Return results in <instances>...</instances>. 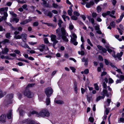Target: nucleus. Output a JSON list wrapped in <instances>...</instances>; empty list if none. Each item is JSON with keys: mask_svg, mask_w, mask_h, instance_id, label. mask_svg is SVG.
Wrapping results in <instances>:
<instances>
[{"mask_svg": "<svg viewBox=\"0 0 124 124\" xmlns=\"http://www.w3.org/2000/svg\"><path fill=\"white\" fill-rule=\"evenodd\" d=\"M116 70L117 72H120L121 74H122L123 73L121 71V70L120 69H118L117 67H116Z\"/></svg>", "mask_w": 124, "mask_h": 124, "instance_id": "nucleus-42", "label": "nucleus"}, {"mask_svg": "<svg viewBox=\"0 0 124 124\" xmlns=\"http://www.w3.org/2000/svg\"><path fill=\"white\" fill-rule=\"evenodd\" d=\"M95 89L96 90L98 91L99 90V87L97 84H94Z\"/></svg>", "mask_w": 124, "mask_h": 124, "instance_id": "nucleus-32", "label": "nucleus"}, {"mask_svg": "<svg viewBox=\"0 0 124 124\" xmlns=\"http://www.w3.org/2000/svg\"><path fill=\"white\" fill-rule=\"evenodd\" d=\"M63 23V21L61 19H59L58 21V25L59 27L58 28L61 29L62 26V24Z\"/></svg>", "mask_w": 124, "mask_h": 124, "instance_id": "nucleus-18", "label": "nucleus"}, {"mask_svg": "<svg viewBox=\"0 0 124 124\" xmlns=\"http://www.w3.org/2000/svg\"><path fill=\"white\" fill-rule=\"evenodd\" d=\"M23 123H25L26 124H36L34 121L31 120L29 119H25L23 120L22 121Z\"/></svg>", "mask_w": 124, "mask_h": 124, "instance_id": "nucleus-7", "label": "nucleus"}, {"mask_svg": "<svg viewBox=\"0 0 124 124\" xmlns=\"http://www.w3.org/2000/svg\"><path fill=\"white\" fill-rule=\"evenodd\" d=\"M45 103L47 106L50 105V98H49V97H47L46 99Z\"/></svg>", "mask_w": 124, "mask_h": 124, "instance_id": "nucleus-17", "label": "nucleus"}, {"mask_svg": "<svg viewBox=\"0 0 124 124\" xmlns=\"http://www.w3.org/2000/svg\"><path fill=\"white\" fill-rule=\"evenodd\" d=\"M62 17L64 21L65 22L66 21L65 19L66 18H67V19L69 20H70V18L68 16H66L65 15H63L62 16Z\"/></svg>", "mask_w": 124, "mask_h": 124, "instance_id": "nucleus-23", "label": "nucleus"}, {"mask_svg": "<svg viewBox=\"0 0 124 124\" xmlns=\"http://www.w3.org/2000/svg\"><path fill=\"white\" fill-rule=\"evenodd\" d=\"M24 94V95L28 98H31L33 96V93H31L29 90L26 88L25 90Z\"/></svg>", "mask_w": 124, "mask_h": 124, "instance_id": "nucleus-5", "label": "nucleus"}, {"mask_svg": "<svg viewBox=\"0 0 124 124\" xmlns=\"http://www.w3.org/2000/svg\"><path fill=\"white\" fill-rule=\"evenodd\" d=\"M44 14L46 16L49 17L51 18L53 16V14L51 11L46 10L44 11Z\"/></svg>", "mask_w": 124, "mask_h": 124, "instance_id": "nucleus-9", "label": "nucleus"}, {"mask_svg": "<svg viewBox=\"0 0 124 124\" xmlns=\"http://www.w3.org/2000/svg\"><path fill=\"white\" fill-rule=\"evenodd\" d=\"M14 38L16 39H20L21 38V35H15L14 36Z\"/></svg>", "mask_w": 124, "mask_h": 124, "instance_id": "nucleus-31", "label": "nucleus"}, {"mask_svg": "<svg viewBox=\"0 0 124 124\" xmlns=\"http://www.w3.org/2000/svg\"><path fill=\"white\" fill-rule=\"evenodd\" d=\"M107 50L108 52L109 53H110L112 52H113L114 54L115 53V52L114 51H112V50L110 48L108 49Z\"/></svg>", "mask_w": 124, "mask_h": 124, "instance_id": "nucleus-47", "label": "nucleus"}, {"mask_svg": "<svg viewBox=\"0 0 124 124\" xmlns=\"http://www.w3.org/2000/svg\"><path fill=\"white\" fill-rule=\"evenodd\" d=\"M31 21V20H30L29 19L26 20L25 21L21 22L20 23L22 24H24L30 22Z\"/></svg>", "mask_w": 124, "mask_h": 124, "instance_id": "nucleus-20", "label": "nucleus"}, {"mask_svg": "<svg viewBox=\"0 0 124 124\" xmlns=\"http://www.w3.org/2000/svg\"><path fill=\"white\" fill-rule=\"evenodd\" d=\"M14 52L16 53V54H19L20 53V51L18 50H15L14 51Z\"/></svg>", "mask_w": 124, "mask_h": 124, "instance_id": "nucleus-60", "label": "nucleus"}, {"mask_svg": "<svg viewBox=\"0 0 124 124\" xmlns=\"http://www.w3.org/2000/svg\"><path fill=\"white\" fill-rule=\"evenodd\" d=\"M110 26L113 28H115V24L114 21H112L110 23Z\"/></svg>", "mask_w": 124, "mask_h": 124, "instance_id": "nucleus-34", "label": "nucleus"}, {"mask_svg": "<svg viewBox=\"0 0 124 124\" xmlns=\"http://www.w3.org/2000/svg\"><path fill=\"white\" fill-rule=\"evenodd\" d=\"M70 69L72 70V72H75V70L76 69L73 67H70Z\"/></svg>", "mask_w": 124, "mask_h": 124, "instance_id": "nucleus-50", "label": "nucleus"}, {"mask_svg": "<svg viewBox=\"0 0 124 124\" xmlns=\"http://www.w3.org/2000/svg\"><path fill=\"white\" fill-rule=\"evenodd\" d=\"M45 92L47 97H50L52 94L53 90L51 87H48L45 89Z\"/></svg>", "mask_w": 124, "mask_h": 124, "instance_id": "nucleus-4", "label": "nucleus"}, {"mask_svg": "<svg viewBox=\"0 0 124 124\" xmlns=\"http://www.w3.org/2000/svg\"><path fill=\"white\" fill-rule=\"evenodd\" d=\"M56 36L52 34L51 36V39L52 41L53 42V46H54L56 44L58 43V41L56 39Z\"/></svg>", "mask_w": 124, "mask_h": 124, "instance_id": "nucleus-6", "label": "nucleus"}, {"mask_svg": "<svg viewBox=\"0 0 124 124\" xmlns=\"http://www.w3.org/2000/svg\"><path fill=\"white\" fill-rule=\"evenodd\" d=\"M23 47H24L25 48H27L29 49H31V48L27 44H25L23 46Z\"/></svg>", "mask_w": 124, "mask_h": 124, "instance_id": "nucleus-37", "label": "nucleus"}, {"mask_svg": "<svg viewBox=\"0 0 124 124\" xmlns=\"http://www.w3.org/2000/svg\"><path fill=\"white\" fill-rule=\"evenodd\" d=\"M119 78L121 80H124V76L122 75H121L120 76Z\"/></svg>", "mask_w": 124, "mask_h": 124, "instance_id": "nucleus-54", "label": "nucleus"}, {"mask_svg": "<svg viewBox=\"0 0 124 124\" xmlns=\"http://www.w3.org/2000/svg\"><path fill=\"white\" fill-rule=\"evenodd\" d=\"M104 98V96H99L96 99V101L97 102L99 101L101 99H103Z\"/></svg>", "mask_w": 124, "mask_h": 124, "instance_id": "nucleus-26", "label": "nucleus"}, {"mask_svg": "<svg viewBox=\"0 0 124 124\" xmlns=\"http://www.w3.org/2000/svg\"><path fill=\"white\" fill-rule=\"evenodd\" d=\"M88 58H85L84 57L82 59V61L83 62H88Z\"/></svg>", "mask_w": 124, "mask_h": 124, "instance_id": "nucleus-36", "label": "nucleus"}, {"mask_svg": "<svg viewBox=\"0 0 124 124\" xmlns=\"http://www.w3.org/2000/svg\"><path fill=\"white\" fill-rule=\"evenodd\" d=\"M97 15L98 14L95 12H93L92 13V16L93 18H95Z\"/></svg>", "mask_w": 124, "mask_h": 124, "instance_id": "nucleus-35", "label": "nucleus"}, {"mask_svg": "<svg viewBox=\"0 0 124 124\" xmlns=\"http://www.w3.org/2000/svg\"><path fill=\"white\" fill-rule=\"evenodd\" d=\"M45 7L47 8H51L52 7V6L48 3H46L45 6Z\"/></svg>", "mask_w": 124, "mask_h": 124, "instance_id": "nucleus-45", "label": "nucleus"}, {"mask_svg": "<svg viewBox=\"0 0 124 124\" xmlns=\"http://www.w3.org/2000/svg\"><path fill=\"white\" fill-rule=\"evenodd\" d=\"M44 41L45 43L46 44H47L48 43V39L47 38H45L44 39Z\"/></svg>", "mask_w": 124, "mask_h": 124, "instance_id": "nucleus-56", "label": "nucleus"}, {"mask_svg": "<svg viewBox=\"0 0 124 124\" xmlns=\"http://www.w3.org/2000/svg\"><path fill=\"white\" fill-rule=\"evenodd\" d=\"M39 116L44 117L45 116L48 117L50 115V114L47 109H43L41 110L38 113Z\"/></svg>", "mask_w": 124, "mask_h": 124, "instance_id": "nucleus-3", "label": "nucleus"}, {"mask_svg": "<svg viewBox=\"0 0 124 124\" xmlns=\"http://www.w3.org/2000/svg\"><path fill=\"white\" fill-rule=\"evenodd\" d=\"M96 10L98 13L101 12L102 10L101 7L99 6H98L97 7Z\"/></svg>", "mask_w": 124, "mask_h": 124, "instance_id": "nucleus-27", "label": "nucleus"}, {"mask_svg": "<svg viewBox=\"0 0 124 124\" xmlns=\"http://www.w3.org/2000/svg\"><path fill=\"white\" fill-rule=\"evenodd\" d=\"M21 34L22 40L24 42H26L27 40V34L25 33H23Z\"/></svg>", "mask_w": 124, "mask_h": 124, "instance_id": "nucleus-10", "label": "nucleus"}, {"mask_svg": "<svg viewBox=\"0 0 124 124\" xmlns=\"http://www.w3.org/2000/svg\"><path fill=\"white\" fill-rule=\"evenodd\" d=\"M8 8L6 7L5 8H0V13L1 14H4V16L0 18V22L3 20H5L7 19L8 16L7 11Z\"/></svg>", "mask_w": 124, "mask_h": 124, "instance_id": "nucleus-2", "label": "nucleus"}, {"mask_svg": "<svg viewBox=\"0 0 124 124\" xmlns=\"http://www.w3.org/2000/svg\"><path fill=\"white\" fill-rule=\"evenodd\" d=\"M52 5L53 7L54 8H56L58 7V5L54 3L52 4Z\"/></svg>", "mask_w": 124, "mask_h": 124, "instance_id": "nucleus-51", "label": "nucleus"}, {"mask_svg": "<svg viewBox=\"0 0 124 124\" xmlns=\"http://www.w3.org/2000/svg\"><path fill=\"white\" fill-rule=\"evenodd\" d=\"M38 113H38L37 112L35 111H33L31 112V114H37V116H39V115H38Z\"/></svg>", "mask_w": 124, "mask_h": 124, "instance_id": "nucleus-49", "label": "nucleus"}, {"mask_svg": "<svg viewBox=\"0 0 124 124\" xmlns=\"http://www.w3.org/2000/svg\"><path fill=\"white\" fill-rule=\"evenodd\" d=\"M95 26V30L97 31L100 30L99 26Z\"/></svg>", "mask_w": 124, "mask_h": 124, "instance_id": "nucleus-64", "label": "nucleus"}, {"mask_svg": "<svg viewBox=\"0 0 124 124\" xmlns=\"http://www.w3.org/2000/svg\"><path fill=\"white\" fill-rule=\"evenodd\" d=\"M106 74L107 73L106 72L103 71L102 72L101 74V77H100V80H103V78L102 76L106 75Z\"/></svg>", "mask_w": 124, "mask_h": 124, "instance_id": "nucleus-24", "label": "nucleus"}, {"mask_svg": "<svg viewBox=\"0 0 124 124\" xmlns=\"http://www.w3.org/2000/svg\"><path fill=\"white\" fill-rule=\"evenodd\" d=\"M123 54V52H121L120 53H117L116 55L114 54L113 55V57L115 58L116 60H117V58L119 60H121V58L120 57Z\"/></svg>", "mask_w": 124, "mask_h": 124, "instance_id": "nucleus-8", "label": "nucleus"}, {"mask_svg": "<svg viewBox=\"0 0 124 124\" xmlns=\"http://www.w3.org/2000/svg\"><path fill=\"white\" fill-rule=\"evenodd\" d=\"M87 17L88 18L89 21H91L92 24H93L94 23V20L93 18H91V17L89 16H88Z\"/></svg>", "mask_w": 124, "mask_h": 124, "instance_id": "nucleus-21", "label": "nucleus"}, {"mask_svg": "<svg viewBox=\"0 0 124 124\" xmlns=\"http://www.w3.org/2000/svg\"><path fill=\"white\" fill-rule=\"evenodd\" d=\"M103 88L105 89H106L107 87V85L104 82L103 83Z\"/></svg>", "mask_w": 124, "mask_h": 124, "instance_id": "nucleus-62", "label": "nucleus"}, {"mask_svg": "<svg viewBox=\"0 0 124 124\" xmlns=\"http://www.w3.org/2000/svg\"><path fill=\"white\" fill-rule=\"evenodd\" d=\"M12 110H9L7 115V117L8 119H10L11 118Z\"/></svg>", "mask_w": 124, "mask_h": 124, "instance_id": "nucleus-19", "label": "nucleus"}, {"mask_svg": "<svg viewBox=\"0 0 124 124\" xmlns=\"http://www.w3.org/2000/svg\"><path fill=\"white\" fill-rule=\"evenodd\" d=\"M8 51V49L6 48H5V49L4 50H2L1 51V54H7V53Z\"/></svg>", "mask_w": 124, "mask_h": 124, "instance_id": "nucleus-16", "label": "nucleus"}, {"mask_svg": "<svg viewBox=\"0 0 124 124\" xmlns=\"http://www.w3.org/2000/svg\"><path fill=\"white\" fill-rule=\"evenodd\" d=\"M76 39L72 38L71 39V42L75 46L77 45L78 44V42L76 41Z\"/></svg>", "mask_w": 124, "mask_h": 124, "instance_id": "nucleus-15", "label": "nucleus"}, {"mask_svg": "<svg viewBox=\"0 0 124 124\" xmlns=\"http://www.w3.org/2000/svg\"><path fill=\"white\" fill-rule=\"evenodd\" d=\"M6 37L8 39H9L11 37L10 35V33H7L5 35Z\"/></svg>", "mask_w": 124, "mask_h": 124, "instance_id": "nucleus-30", "label": "nucleus"}, {"mask_svg": "<svg viewBox=\"0 0 124 124\" xmlns=\"http://www.w3.org/2000/svg\"><path fill=\"white\" fill-rule=\"evenodd\" d=\"M94 4V2L93 1H91L87 3L86 5V6L87 8H89L93 6Z\"/></svg>", "mask_w": 124, "mask_h": 124, "instance_id": "nucleus-14", "label": "nucleus"}, {"mask_svg": "<svg viewBox=\"0 0 124 124\" xmlns=\"http://www.w3.org/2000/svg\"><path fill=\"white\" fill-rule=\"evenodd\" d=\"M54 101L56 103L58 104H62L64 103L62 101L60 100L55 101Z\"/></svg>", "mask_w": 124, "mask_h": 124, "instance_id": "nucleus-22", "label": "nucleus"}, {"mask_svg": "<svg viewBox=\"0 0 124 124\" xmlns=\"http://www.w3.org/2000/svg\"><path fill=\"white\" fill-rule=\"evenodd\" d=\"M124 118H120L118 120V122L119 123H120L121 122H124Z\"/></svg>", "mask_w": 124, "mask_h": 124, "instance_id": "nucleus-38", "label": "nucleus"}, {"mask_svg": "<svg viewBox=\"0 0 124 124\" xmlns=\"http://www.w3.org/2000/svg\"><path fill=\"white\" fill-rule=\"evenodd\" d=\"M9 42V40L7 39H5L4 40L2 41V42L3 44H5L6 43H8Z\"/></svg>", "mask_w": 124, "mask_h": 124, "instance_id": "nucleus-53", "label": "nucleus"}, {"mask_svg": "<svg viewBox=\"0 0 124 124\" xmlns=\"http://www.w3.org/2000/svg\"><path fill=\"white\" fill-rule=\"evenodd\" d=\"M39 23L37 22H36L34 23L33 25L34 26H37L39 25Z\"/></svg>", "mask_w": 124, "mask_h": 124, "instance_id": "nucleus-55", "label": "nucleus"}, {"mask_svg": "<svg viewBox=\"0 0 124 124\" xmlns=\"http://www.w3.org/2000/svg\"><path fill=\"white\" fill-rule=\"evenodd\" d=\"M98 58V59L101 61H103V60L102 57L100 55L99 56Z\"/></svg>", "mask_w": 124, "mask_h": 124, "instance_id": "nucleus-57", "label": "nucleus"}, {"mask_svg": "<svg viewBox=\"0 0 124 124\" xmlns=\"http://www.w3.org/2000/svg\"><path fill=\"white\" fill-rule=\"evenodd\" d=\"M71 18L72 20H76L78 19V18L74 16H72L71 17Z\"/></svg>", "mask_w": 124, "mask_h": 124, "instance_id": "nucleus-39", "label": "nucleus"}, {"mask_svg": "<svg viewBox=\"0 0 124 124\" xmlns=\"http://www.w3.org/2000/svg\"><path fill=\"white\" fill-rule=\"evenodd\" d=\"M6 115H2L0 117V121L2 122H5L6 121Z\"/></svg>", "mask_w": 124, "mask_h": 124, "instance_id": "nucleus-11", "label": "nucleus"}, {"mask_svg": "<svg viewBox=\"0 0 124 124\" xmlns=\"http://www.w3.org/2000/svg\"><path fill=\"white\" fill-rule=\"evenodd\" d=\"M27 6L26 5L24 4L22 6V8H23L25 9V10H28V9L26 8L27 7Z\"/></svg>", "mask_w": 124, "mask_h": 124, "instance_id": "nucleus-58", "label": "nucleus"}, {"mask_svg": "<svg viewBox=\"0 0 124 124\" xmlns=\"http://www.w3.org/2000/svg\"><path fill=\"white\" fill-rule=\"evenodd\" d=\"M56 33L57 34V36L59 38L61 37L64 41L66 42L68 41V39L66 37L67 36L66 31L64 27H62L61 29L58 28L56 30Z\"/></svg>", "mask_w": 124, "mask_h": 124, "instance_id": "nucleus-1", "label": "nucleus"}, {"mask_svg": "<svg viewBox=\"0 0 124 124\" xmlns=\"http://www.w3.org/2000/svg\"><path fill=\"white\" fill-rule=\"evenodd\" d=\"M43 3H42V5L44 6L46 4L47 2L44 0H42Z\"/></svg>", "mask_w": 124, "mask_h": 124, "instance_id": "nucleus-52", "label": "nucleus"}, {"mask_svg": "<svg viewBox=\"0 0 124 124\" xmlns=\"http://www.w3.org/2000/svg\"><path fill=\"white\" fill-rule=\"evenodd\" d=\"M28 43L31 45H33L36 44L37 43V42H29Z\"/></svg>", "mask_w": 124, "mask_h": 124, "instance_id": "nucleus-43", "label": "nucleus"}, {"mask_svg": "<svg viewBox=\"0 0 124 124\" xmlns=\"http://www.w3.org/2000/svg\"><path fill=\"white\" fill-rule=\"evenodd\" d=\"M73 14L74 15H76L77 16H78L80 15V14L76 11H74Z\"/></svg>", "mask_w": 124, "mask_h": 124, "instance_id": "nucleus-48", "label": "nucleus"}, {"mask_svg": "<svg viewBox=\"0 0 124 124\" xmlns=\"http://www.w3.org/2000/svg\"><path fill=\"white\" fill-rule=\"evenodd\" d=\"M19 19L16 18H13L12 20V21H15L16 23H17L19 21Z\"/></svg>", "mask_w": 124, "mask_h": 124, "instance_id": "nucleus-41", "label": "nucleus"}, {"mask_svg": "<svg viewBox=\"0 0 124 124\" xmlns=\"http://www.w3.org/2000/svg\"><path fill=\"white\" fill-rule=\"evenodd\" d=\"M109 111L108 109L107 108H106V109L104 115L103 116V120H105L107 118V115H108L109 112Z\"/></svg>", "mask_w": 124, "mask_h": 124, "instance_id": "nucleus-12", "label": "nucleus"}, {"mask_svg": "<svg viewBox=\"0 0 124 124\" xmlns=\"http://www.w3.org/2000/svg\"><path fill=\"white\" fill-rule=\"evenodd\" d=\"M90 37L91 39H93V38L94 37V34L92 32L90 33Z\"/></svg>", "mask_w": 124, "mask_h": 124, "instance_id": "nucleus-46", "label": "nucleus"}, {"mask_svg": "<svg viewBox=\"0 0 124 124\" xmlns=\"http://www.w3.org/2000/svg\"><path fill=\"white\" fill-rule=\"evenodd\" d=\"M52 12L55 14H57L58 13V11L57 10H52Z\"/></svg>", "mask_w": 124, "mask_h": 124, "instance_id": "nucleus-63", "label": "nucleus"}, {"mask_svg": "<svg viewBox=\"0 0 124 124\" xmlns=\"http://www.w3.org/2000/svg\"><path fill=\"white\" fill-rule=\"evenodd\" d=\"M89 72V70L88 69H85L84 71V73L85 74H87Z\"/></svg>", "mask_w": 124, "mask_h": 124, "instance_id": "nucleus-59", "label": "nucleus"}, {"mask_svg": "<svg viewBox=\"0 0 124 124\" xmlns=\"http://www.w3.org/2000/svg\"><path fill=\"white\" fill-rule=\"evenodd\" d=\"M124 16V12L122 13L120 17L119 18L116 20V22L117 23H119L122 20Z\"/></svg>", "mask_w": 124, "mask_h": 124, "instance_id": "nucleus-13", "label": "nucleus"}, {"mask_svg": "<svg viewBox=\"0 0 124 124\" xmlns=\"http://www.w3.org/2000/svg\"><path fill=\"white\" fill-rule=\"evenodd\" d=\"M74 27V26L72 23H71L69 24V28L71 30H72L73 29Z\"/></svg>", "mask_w": 124, "mask_h": 124, "instance_id": "nucleus-33", "label": "nucleus"}, {"mask_svg": "<svg viewBox=\"0 0 124 124\" xmlns=\"http://www.w3.org/2000/svg\"><path fill=\"white\" fill-rule=\"evenodd\" d=\"M17 1L18 2V3H25V2L24 1H20L19 0H17Z\"/></svg>", "mask_w": 124, "mask_h": 124, "instance_id": "nucleus-61", "label": "nucleus"}, {"mask_svg": "<svg viewBox=\"0 0 124 124\" xmlns=\"http://www.w3.org/2000/svg\"><path fill=\"white\" fill-rule=\"evenodd\" d=\"M107 93V91L105 89L103 90L102 92L101 93V94L102 96H104L105 97V95Z\"/></svg>", "mask_w": 124, "mask_h": 124, "instance_id": "nucleus-28", "label": "nucleus"}, {"mask_svg": "<svg viewBox=\"0 0 124 124\" xmlns=\"http://www.w3.org/2000/svg\"><path fill=\"white\" fill-rule=\"evenodd\" d=\"M13 97V94H10L8 95L7 96V97L8 98H9V100H11Z\"/></svg>", "mask_w": 124, "mask_h": 124, "instance_id": "nucleus-29", "label": "nucleus"}, {"mask_svg": "<svg viewBox=\"0 0 124 124\" xmlns=\"http://www.w3.org/2000/svg\"><path fill=\"white\" fill-rule=\"evenodd\" d=\"M73 11H72L71 10H69L68 11V13L69 15L71 16L72 15V12Z\"/></svg>", "mask_w": 124, "mask_h": 124, "instance_id": "nucleus-44", "label": "nucleus"}, {"mask_svg": "<svg viewBox=\"0 0 124 124\" xmlns=\"http://www.w3.org/2000/svg\"><path fill=\"white\" fill-rule=\"evenodd\" d=\"M36 84L35 83H32V84H28L27 85L26 88L28 89L30 87H33Z\"/></svg>", "mask_w": 124, "mask_h": 124, "instance_id": "nucleus-25", "label": "nucleus"}, {"mask_svg": "<svg viewBox=\"0 0 124 124\" xmlns=\"http://www.w3.org/2000/svg\"><path fill=\"white\" fill-rule=\"evenodd\" d=\"M87 41L88 44L91 46H93V45L91 43L90 39H87Z\"/></svg>", "mask_w": 124, "mask_h": 124, "instance_id": "nucleus-40", "label": "nucleus"}]
</instances>
